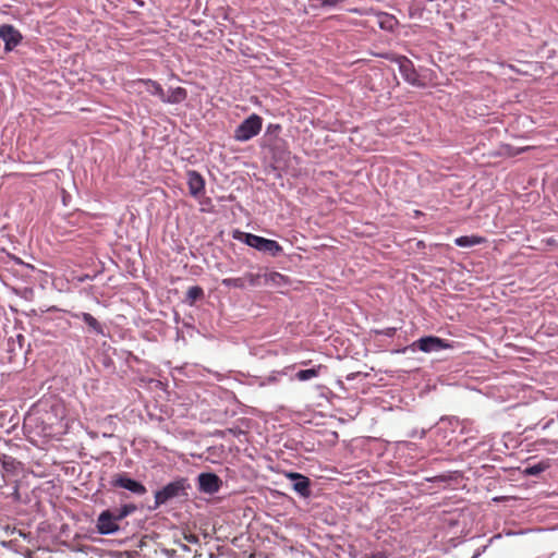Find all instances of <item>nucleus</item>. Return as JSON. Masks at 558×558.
Wrapping results in <instances>:
<instances>
[{"label":"nucleus","mask_w":558,"mask_h":558,"mask_svg":"<svg viewBox=\"0 0 558 558\" xmlns=\"http://www.w3.org/2000/svg\"><path fill=\"white\" fill-rule=\"evenodd\" d=\"M287 478L294 482L293 489L302 497L307 498L311 496V481L308 477L301 473L289 472L286 474Z\"/></svg>","instance_id":"9b49d317"},{"label":"nucleus","mask_w":558,"mask_h":558,"mask_svg":"<svg viewBox=\"0 0 558 558\" xmlns=\"http://www.w3.org/2000/svg\"><path fill=\"white\" fill-rule=\"evenodd\" d=\"M184 539L191 544H197L198 543V536L192 533L184 534Z\"/></svg>","instance_id":"393cba45"},{"label":"nucleus","mask_w":558,"mask_h":558,"mask_svg":"<svg viewBox=\"0 0 558 558\" xmlns=\"http://www.w3.org/2000/svg\"><path fill=\"white\" fill-rule=\"evenodd\" d=\"M134 505H124L114 510H104L97 519L96 529L99 534L108 535L119 531V521L135 511Z\"/></svg>","instance_id":"f257e3e1"},{"label":"nucleus","mask_w":558,"mask_h":558,"mask_svg":"<svg viewBox=\"0 0 558 558\" xmlns=\"http://www.w3.org/2000/svg\"><path fill=\"white\" fill-rule=\"evenodd\" d=\"M111 484L114 487L125 488L136 495H144L147 492L146 487L142 483L132 480L124 474L114 475Z\"/></svg>","instance_id":"1a4fd4ad"},{"label":"nucleus","mask_w":558,"mask_h":558,"mask_svg":"<svg viewBox=\"0 0 558 558\" xmlns=\"http://www.w3.org/2000/svg\"><path fill=\"white\" fill-rule=\"evenodd\" d=\"M227 432H228V433H230V434H232V435H236V434H240V433H241L240 430L238 432V430L232 429V428L227 429L225 433H227Z\"/></svg>","instance_id":"bb28decb"},{"label":"nucleus","mask_w":558,"mask_h":558,"mask_svg":"<svg viewBox=\"0 0 558 558\" xmlns=\"http://www.w3.org/2000/svg\"><path fill=\"white\" fill-rule=\"evenodd\" d=\"M311 363V361H303L301 362L302 365H308Z\"/></svg>","instance_id":"cd10ccee"},{"label":"nucleus","mask_w":558,"mask_h":558,"mask_svg":"<svg viewBox=\"0 0 558 558\" xmlns=\"http://www.w3.org/2000/svg\"><path fill=\"white\" fill-rule=\"evenodd\" d=\"M485 242V238L478 235H463L454 240L456 245L460 247H470Z\"/></svg>","instance_id":"a211bd4d"},{"label":"nucleus","mask_w":558,"mask_h":558,"mask_svg":"<svg viewBox=\"0 0 558 558\" xmlns=\"http://www.w3.org/2000/svg\"><path fill=\"white\" fill-rule=\"evenodd\" d=\"M413 349L417 348L418 350L430 353L435 351H440L442 349H449L451 348V344H449L446 340L435 337V336H427L422 337L411 345Z\"/></svg>","instance_id":"6e6552de"},{"label":"nucleus","mask_w":558,"mask_h":558,"mask_svg":"<svg viewBox=\"0 0 558 558\" xmlns=\"http://www.w3.org/2000/svg\"><path fill=\"white\" fill-rule=\"evenodd\" d=\"M546 469L544 463H538L526 469V473L530 475H537Z\"/></svg>","instance_id":"5701e85b"},{"label":"nucleus","mask_w":558,"mask_h":558,"mask_svg":"<svg viewBox=\"0 0 558 558\" xmlns=\"http://www.w3.org/2000/svg\"><path fill=\"white\" fill-rule=\"evenodd\" d=\"M186 480L180 478L167 484L162 489L155 493V509L168 500L185 494Z\"/></svg>","instance_id":"39448f33"},{"label":"nucleus","mask_w":558,"mask_h":558,"mask_svg":"<svg viewBox=\"0 0 558 558\" xmlns=\"http://www.w3.org/2000/svg\"><path fill=\"white\" fill-rule=\"evenodd\" d=\"M343 0H323L322 7H335L338 3L342 2Z\"/></svg>","instance_id":"a878e982"},{"label":"nucleus","mask_w":558,"mask_h":558,"mask_svg":"<svg viewBox=\"0 0 558 558\" xmlns=\"http://www.w3.org/2000/svg\"><path fill=\"white\" fill-rule=\"evenodd\" d=\"M0 463L3 470L11 474H14L20 466V462L15 458L3 453L0 454Z\"/></svg>","instance_id":"6ab92c4d"},{"label":"nucleus","mask_w":558,"mask_h":558,"mask_svg":"<svg viewBox=\"0 0 558 558\" xmlns=\"http://www.w3.org/2000/svg\"><path fill=\"white\" fill-rule=\"evenodd\" d=\"M378 23L380 28L386 31H392L397 24V20L390 14L383 13L378 15Z\"/></svg>","instance_id":"aec40b11"},{"label":"nucleus","mask_w":558,"mask_h":558,"mask_svg":"<svg viewBox=\"0 0 558 558\" xmlns=\"http://www.w3.org/2000/svg\"><path fill=\"white\" fill-rule=\"evenodd\" d=\"M204 296V290L199 286H193L189 288L186 292L187 301L193 304L195 301L202 299Z\"/></svg>","instance_id":"412c9836"},{"label":"nucleus","mask_w":558,"mask_h":558,"mask_svg":"<svg viewBox=\"0 0 558 558\" xmlns=\"http://www.w3.org/2000/svg\"><path fill=\"white\" fill-rule=\"evenodd\" d=\"M75 318L82 319L93 331L100 335L104 332L101 324L89 313H80L73 315Z\"/></svg>","instance_id":"f3484780"},{"label":"nucleus","mask_w":558,"mask_h":558,"mask_svg":"<svg viewBox=\"0 0 558 558\" xmlns=\"http://www.w3.org/2000/svg\"><path fill=\"white\" fill-rule=\"evenodd\" d=\"M263 126V119L258 114H251L234 131V138L239 142H246L256 136Z\"/></svg>","instance_id":"20e7f679"},{"label":"nucleus","mask_w":558,"mask_h":558,"mask_svg":"<svg viewBox=\"0 0 558 558\" xmlns=\"http://www.w3.org/2000/svg\"><path fill=\"white\" fill-rule=\"evenodd\" d=\"M199 489L207 494L217 493L221 486V480L215 473H201L198 475Z\"/></svg>","instance_id":"f8f14e48"},{"label":"nucleus","mask_w":558,"mask_h":558,"mask_svg":"<svg viewBox=\"0 0 558 558\" xmlns=\"http://www.w3.org/2000/svg\"><path fill=\"white\" fill-rule=\"evenodd\" d=\"M395 61L398 63L399 71L409 84L413 86H422V82L420 80V75L416 72L413 62L408 59L405 56H399L395 59Z\"/></svg>","instance_id":"0eeeda50"},{"label":"nucleus","mask_w":558,"mask_h":558,"mask_svg":"<svg viewBox=\"0 0 558 558\" xmlns=\"http://www.w3.org/2000/svg\"><path fill=\"white\" fill-rule=\"evenodd\" d=\"M262 274L265 275L263 277V284H272L276 287H280L287 283V278L277 271H266L262 268Z\"/></svg>","instance_id":"dca6fc26"},{"label":"nucleus","mask_w":558,"mask_h":558,"mask_svg":"<svg viewBox=\"0 0 558 558\" xmlns=\"http://www.w3.org/2000/svg\"><path fill=\"white\" fill-rule=\"evenodd\" d=\"M327 366L323 364L315 365L312 368L301 369L295 373L294 378L299 381H307L315 377H318L323 371H326Z\"/></svg>","instance_id":"4468645a"},{"label":"nucleus","mask_w":558,"mask_h":558,"mask_svg":"<svg viewBox=\"0 0 558 558\" xmlns=\"http://www.w3.org/2000/svg\"><path fill=\"white\" fill-rule=\"evenodd\" d=\"M187 97V92L183 87H175L169 90V94H163L162 102L166 104H180Z\"/></svg>","instance_id":"2eb2a0df"},{"label":"nucleus","mask_w":558,"mask_h":558,"mask_svg":"<svg viewBox=\"0 0 558 558\" xmlns=\"http://www.w3.org/2000/svg\"><path fill=\"white\" fill-rule=\"evenodd\" d=\"M187 185L190 194L198 198L205 190V180L204 178L195 170L187 171Z\"/></svg>","instance_id":"ddd939ff"},{"label":"nucleus","mask_w":558,"mask_h":558,"mask_svg":"<svg viewBox=\"0 0 558 558\" xmlns=\"http://www.w3.org/2000/svg\"><path fill=\"white\" fill-rule=\"evenodd\" d=\"M126 87L130 93L142 94L145 90L151 95L159 97V99L161 101H162L163 94H165V90L161 87V85L158 82L149 80V78L148 80L138 78V80L131 81L126 84Z\"/></svg>","instance_id":"423d86ee"},{"label":"nucleus","mask_w":558,"mask_h":558,"mask_svg":"<svg viewBox=\"0 0 558 558\" xmlns=\"http://www.w3.org/2000/svg\"><path fill=\"white\" fill-rule=\"evenodd\" d=\"M422 13H423V9L418 4L412 3L409 7V15H410V17H412V19L421 17Z\"/></svg>","instance_id":"4be33fe9"},{"label":"nucleus","mask_w":558,"mask_h":558,"mask_svg":"<svg viewBox=\"0 0 558 558\" xmlns=\"http://www.w3.org/2000/svg\"><path fill=\"white\" fill-rule=\"evenodd\" d=\"M374 332L377 333V335L386 336V337H393L396 335V332H397V328L396 327H388V328H385L383 330H375Z\"/></svg>","instance_id":"b1692460"},{"label":"nucleus","mask_w":558,"mask_h":558,"mask_svg":"<svg viewBox=\"0 0 558 558\" xmlns=\"http://www.w3.org/2000/svg\"><path fill=\"white\" fill-rule=\"evenodd\" d=\"M0 38L4 41L5 50L10 51L21 43L22 35L12 25L4 24L0 26Z\"/></svg>","instance_id":"9d476101"},{"label":"nucleus","mask_w":558,"mask_h":558,"mask_svg":"<svg viewBox=\"0 0 558 558\" xmlns=\"http://www.w3.org/2000/svg\"><path fill=\"white\" fill-rule=\"evenodd\" d=\"M238 239L253 248L260 252H268L271 256H277L282 252V246L275 240H269L252 233H241Z\"/></svg>","instance_id":"f03ea898"},{"label":"nucleus","mask_w":558,"mask_h":558,"mask_svg":"<svg viewBox=\"0 0 558 558\" xmlns=\"http://www.w3.org/2000/svg\"><path fill=\"white\" fill-rule=\"evenodd\" d=\"M262 267H258V271H247L241 277L236 278H225L221 280V284L226 288L234 289H246L247 287L254 288L263 284Z\"/></svg>","instance_id":"7ed1b4c3"}]
</instances>
